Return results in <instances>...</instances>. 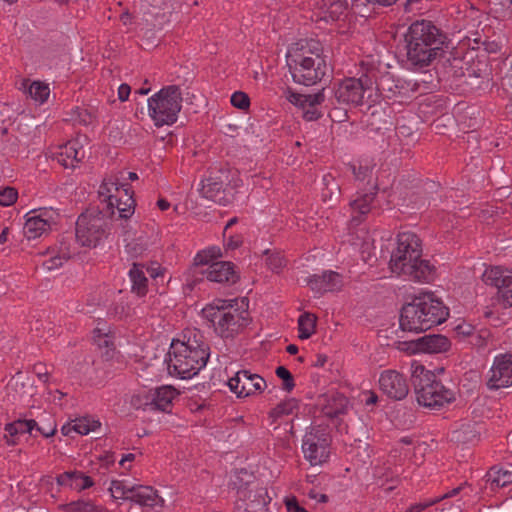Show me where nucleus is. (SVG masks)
<instances>
[{"label":"nucleus","instance_id":"1a4fd4ad","mask_svg":"<svg viewBox=\"0 0 512 512\" xmlns=\"http://www.w3.org/2000/svg\"><path fill=\"white\" fill-rule=\"evenodd\" d=\"M335 98L339 103L360 105L364 99L369 103L377 102V91L369 75L361 78H347L342 80L336 90Z\"/></svg>","mask_w":512,"mask_h":512},{"label":"nucleus","instance_id":"9d476101","mask_svg":"<svg viewBox=\"0 0 512 512\" xmlns=\"http://www.w3.org/2000/svg\"><path fill=\"white\" fill-rule=\"evenodd\" d=\"M109 490L115 499L131 500L150 508L162 507L164 500L151 486L135 485L127 480H112Z\"/></svg>","mask_w":512,"mask_h":512},{"label":"nucleus","instance_id":"69168bd1","mask_svg":"<svg viewBox=\"0 0 512 512\" xmlns=\"http://www.w3.org/2000/svg\"><path fill=\"white\" fill-rule=\"evenodd\" d=\"M461 490H462V487L454 488L451 491L447 492L445 495H443L440 500L445 501L446 499L456 497L460 493Z\"/></svg>","mask_w":512,"mask_h":512},{"label":"nucleus","instance_id":"4468645a","mask_svg":"<svg viewBox=\"0 0 512 512\" xmlns=\"http://www.w3.org/2000/svg\"><path fill=\"white\" fill-rule=\"evenodd\" d=\"M415 393L417 402L430 409H440L455 399L454 391L446 388L441 382L436 380V377L420 386V388H417Z\"/></svg>","mask_w":512,"mask_h":512},{"label":"nucleus","instance_id":"b1692460","mask_svg":"<svg viewBox=\"0 0 512 512\" xmlns=\"http://www.w3.org/2000/svg\"><path fill=\"white\" fill-rule=\"evenodd\" d=\"M199 274L204 275L209 281L217 283H235L238 275L231 262L216 261L206 268H201Z\"/></svg>","mask_w":512,"mask_h":512},{"label":"nucleus","instance_id":"79ce46f5","mask_svg":"<svg viewBox=\"0 0 512 512\" xmlns=\"http://www.w3.org/2000/svg\"><path fill=\"white\" fill-rule=\"evenodd\" d=\"M265 263L272 272L279 273L286 266L287 261L280 252L266 251Z\"/></svg>","mask_w":512,"mask_h":512},{"label":"nucleus","instance_id":"e433bc0d","mask_svg":"<svg viewBox=\"0 0 512 512\" xmlns=\"http://www.w3.org/2000/svg\"><path fill=\"white\" fill-rule=\"evenodd\" d=\"M60 508L65 512H102V508L95 504L91 499L81 498L67 504H63Z\"/></svg>","mask_w":512,"mask_h":512},{"label":"nucleus","instance_id":"6ab92c4d","mask_svg":"<svg viewBox=\"0 0 512 512\" xmlns=\"http://www.w3.org/2000/svg\"><path fill=\"white\" fill-rule=\"evenodd\" d=\"M227 180V171H219L215 174H211L209 177L202 181V195L216 203L226 205L232 197V194L227 192Z\"/></svg>","mask_w":512,"mask_h":512},{"label":"nucleus","instance_id":"aec40b11","mask_svg":"<svg viewBox=\"0 0 512 512\" xmlns=\"http://www.w3.org/2000/svg\"><path fill=\"white\" fill-rule=\"evenodd\" d=\"M77 253V247L74 244L71 235L63 236L59 245L49 251L44 259L42 266L45 270L51 271L63 265Z\"/></svg>","mask_w":512,"mask_h":512},{"label":"nucleus","instance_id":"39448f33","mask_svg":"<svg viewBox=\"0 0 512 512\" xmlns=\"http://www.w3.org/2000/svg\"><path fill=\"white\" fill-rule=\"evenodd\" d=\"M420 239L411 232L398 235L397 247L392 252L390 268L393 273L409 280L428 282L432 279L433 266L421 259Z\"/></svg>","mask_w":512,"mask_h":512},{"label":"nucleus","instance_id":"2eb2a0df","mask_svg":"<svg viewBox=\"0 0 512 512\" xmlns=\"http://www.w3.org/2000/svg\"><path fill=\"white\" fill-rule=\"evenodd\" d=\"M23 233L29 240L46 234L57 221L58 213L52 208L31 210L25 215Z\"/></svg>","mask_w":512,"mask_h":512},{"label":"nucleus","instance_id":"6e6d98bb","mask_svg":"<svg viewBox=\"0 0 512 512\" xmlns=\"http://www.w3.org/2000/svg\"><path fill=\"white\" fill-rule=\"evenodd\" d=\"M437 502H438V498L433 499V500H425V501H422V502L412 505L410 508L407 509L406 512H422L426 508L434 505Z\"/></svg>","mask_w":512,"mask_h":512},{"label":"nucleus","instance_id":"3c124183","mask_svg":"<svg viewBox=\"0 0 512 512\" xmlns=\"http://www.w3.org/2000/svg\"><path fill=\"white\" fill-rule=\"evenodd\" d=\"M34 432H37L44 437L53 436L56 432V425L52 417H48L47 423H37L34 429Z\"/></svg>","mask_w":512,"mask_h":512},{"label":"nucleus","instance_id":"473e14b6","mask_svg":"<svg viewBox=\"0 0 512 512\" xmlns=\"http://www.w3.org/2000/svg\"><path fill=\"white\" fill-rule=\"evenodd\" d=\"M487 478L492 489L506 487L512 483V467H492Z\"/></svg>","mask_w":512,"mask_h":512},{"label":"nucleus","instance_id":"052dcab7","mask_svg":"<svg viewBox=\"0 0 512 512\" xmlns=\"http://www.w3.org/2000/svg\"><path fill=\"white\" fill-rule=\"evenodd\" d=\"M308 496H309V498H311L319 503H326L328 501V497L326 494L319 493L316 490H311L308 493Z\"/></svg>","mask_w":512,"mask_h":512},{"label":"nucleus","instance_id":"dca6fc26","mask_svg":"<svg viewBox=\"0 0 512 512\" xmlns=\"http://www.w3.org/2000/svg\"><path fill=\"white\" fill-rule=\"evenodd\" d=\"M228 386L240 398L261 393L267 384L260 375L241 370L228 380Z\"/></svg>","mask_w":512,"mask_h":512},{"label":"nucleus","instance_id":"09e8293b","mask_svg":"<svg viewBox=\"0 0 512 512\" xmlns=\"http://www.w3.org/2000/svg\"><path fill=\"white\" fill-rule=\"evenodd\" d=\"M421 347L422 346L420 345V338L416 340L402 341L398 343V349L409 355L421 354Z\"/></svg>","mask_w":512,"mask_h":512},{"label":"nucleus","instance_id":"13d9d810","mask_svg":"<svg viewBox=\"0 0 512 512\" xmlns=\"http://www.w3.org/2000/svg\"><path fill=\"white\" fill-rule=\"evenodd\" d=\"M287 512H308L306 509L301 507L296 500H288L286 502Z\"/></svg>","mask_w":512,"mask_h":512},{"label":"nucleus","instance_id":"37998d69","mask_svg":"<svg viewBox=\"0 0 512 512\" xmlns=\"http://www.w3.org/2000/svg\"><path fill=\"white\" fill-rule=\"evenodd\" d=\"M356 237L357 239L353 244L363 253H370L373 248L374 239L369 235V233L365 232L363 229H359L356 232Z\"/></svg>","mask_w":512,"mask_h":512},{"label":"nucleus","instance_id":"680f3d73","mask_svg":"<svg viewBox=\"0 0 512 512\" xmlns=\"http://www.w3.org/2000/svg\"><path fill=\"white\" fill-rule=\"evenodd\" d=\"M323 184L329 191H332L334 188L338 189V184L335 182L334 178L331 175H325L323 177Z\"/></svg>","mask_w":512,"mask_h":512},{"label":"nucleus","instance_id":"2f4dec72","mask_svg":"<svg viewBox=\"0 0 512 512\" xmlns=\"http://www.w3.org/2000/svg\"><path fill=\"white\" fill-rule=\"evenodd\" d=\"M22 89L38 104L46 102L50 95L49 85L42 81H31L26 79L22 82Z\"/></svg>","mask_w":512,"mask_h":512},{"label":"nucleus","instance_id":"774afa93","mask_svg":"<svg viewBox=\"0 0 512 512\" xmlns=\"http://www.w3.org/2000/svg\"><path fill=\"white\" fill-rule=\"evenodd\" d=\"M65 395H66L65 393H63V392H61V391L56 390V391L53 393V398H52V400H53V402H54L55 404L62 405V402H61V401H62V399L64 398V396H65Z\"/></svg>","mask_w":512,"mask_h":512},{"label":"nucleus","instance_id":"20e7f679","mask_svg":"<svg viewBox=\"0 0 512 512\" xmlns=\"http://www.w3.org/2000/svg\"><path fill=\"white\" fill-rule=\"evenodd\" d=\"M445 35L431 21L414 22L406 35L407 61L416 69L431 65L443 52Z\"/></svg>","mask_w":512,"mask_h":512},{"label":"nucleus","instance_id":"423d86ee","mask_svg":"<svg viewBox=\"0 0 512 512\" xmlns=\"http://www.w3.org/2000/svg\"><path fill=\"white\" fill-rule=\"evenodd\" d=\"M202 315L221 338H233L249 324L248 300L216 299L202 309Z\"/></svg>","mask_w":512,"mask_h":512},{"label":"nucleus","instance_id":"c9c22d12","mask_svg":"<svg viewBox=\"0 0 512 512\" xmlns=\"http://www.w3.org/2000/svg\"><path fill=\"white\" fill-rule=\"evenodd\" d=\"M219 257H221V250L217 246H211L199 251L194 258L195 272L198 273L204 266L208 267Z\"/></svg>","mask_w":512,"mask_h":512},{"label":"nucleus","instance_id":"5701e85b","mask_svg":"<svg viewBox=\"0 0 512 512\" xmlns=\"http://www.w3.org/2000/svg\"><path fill=\"white\" fill-rule=\"evenodd\" d=\"M51 156L65 168H74L85 157L80 139H73L59 146Z\"/></svg>","mask_w":512,"mask_h":512},{"label":"nucleus","instance_id":"f8f14e48","mask_svg":"<svg viewBox=\"0 0 512 512\" xmlns=\"http://www.w3.org/2000/svg\"><path fill=\"white\" fill-rule=\"evenodd\" d=\"M374 89L377 91V101L380 97L403 101L414 96L418 90V84L386 74L374 83Z\"/></svg>","mask_w":512,"mask_h":512},{"label":"nucleus","instance_id":"c756f323","mask_svg":"<svg viewBox=\"0 0 512 512\" xmlns=\"http://www.w3.org/2000/svg\"><path fill=\"white\" fill-rule=\"evenodd\" d=\"M376 195V189L368 188L365 193L357 192L355 198L350 202L352 209V221H358V215H365L371 209Z\"/></svg>","mask_w":512,"mask_h":512},{"label":"nucleus","instance_id":"4d7b16f0","mask_svg":"<svg viewBox=\"0 0 512 512\" xmlns=\"http://www.w3.org/2000/svg\"><path fill=\"white\" fill-rule=\"evenodd\" d=\"M150 277L154 279H158L159 277H163V270L160 266H151L144 269Z\"/></svg>","mask_w":512,"mask_h":512},{"label":"nucleus","instance_id":"f03ea898","mask_svg":"<svg viewBox=\"0 0 512 512\" xmlns=\"http://www.w3.org/2000/svg\"><path fill=\"white\" fill-rule=\"evenodd\" d=\"M209 356V345L203 333L197 329H187L170 345L166 360L169 374L190 379L207 365Z\"/></svg>","mask_w":512,"mask_h":512},{"label":"nucleus","instance_id":"412c9836","mask_svg":"<svg viewBox=\"0 0 512 512\" xmlns=\"http://www.w3.org/2000/svg\"><path fill=\"white\" fill-rule=\"evenodd\" d=\"M380 389L388 397L401 400L409 391L408 383L404 376L395 370H385L379 377Z\"/></svg>","mask_w":512,"mask_h":512},{"label":"nucleus","instance_id":"7ed1b4c3","mask_svg":"<svg viewBox=\"0 0 512 512\" xmlns=\"http://www.w3.org/2000/svg\"><path fill=\"white\" fill-rule=\"evenodd\" d=\"M286 58L291 76L296 83L313 85L326 75V56L317 40L304 39L292 44Z\"/></svg>","mask_w":512,"mask_h":512},{"label":"nucleus","instance_id":"6e6552de","mask_svg":"<svg viewBox=\"0 0 512 512\" xmlns=\"http://www.w3.org/2000/svg\"><path fill=\"white\" fill-rule=\"evenodd\" d=\"M182 93L179 86L168 85L148 98V115L157 127L172 125L182 108Z\"/></svg>","mask_w":512,"mask_h":512},{"label":"nucleus","instance_id":"8fccbe9b","mask_svg":"<svg viewBox=\"0 0 512 512\" xmlns=\"http://www.w3.org/2000/svg\"><path fill=\"white\" fill-rule=\"evenodd\" d=\"M231 104L241 110L248 109L250 106V99L249 96L242 92V91H236L231 95Z\"/></svg>","mask_w":512,"mask_h":512},{"label":"nucleus","instance_id":"4be33fe9","mask_svg":"<svg viewBox=\"0 0 512 512\" xmlns=\"http://www.w3.org/2000/svg\"><path fill=\"white\" fill-rule=\"evenodd\" d=\"M310 289L316 294L334 292L341 289L343 280L340 274L334 271H324L313 274L304 279Z\"/></svg>","mask_w":512,"mask_h":512},{"label":"nucleus","instance_id":"393cba45","mask_svg":"<svg viewBox=\"0 0 512 512\" xmlns=\"http://www.w3.org/2000/svg\"><path fill=\"white\" fill-rule=\"evenodd\" d=\"M178 396V391L171 385H162L151 389L147 395V404L154 408L166 411Z\"/></svg>","mask_w":512,"mask_h":512},{"label":"nucleus","instance_id":"f704fd0d","mask_svg":"<svg viewBox=\"0 0 512 512\" xmlns=\"http://www.w3.org/2000/svg\"><path fill=\"white\" fill-rule=\"evenodd\" d=\"M410 374L415 391L435 377L432 371L426 369L424 365L416 360L411 361Z\"/></svg>","mask_w":512,"mask_h":512},{"label":"nucleus","instance_id":"a211bd4d","mask_svg":"<svg viewBox=\"0 0 512 512\" xmlns=\"http://www.w3.org/2000/svg\"><path fill=\"white\" fill-rule=\"evenodd\" d=\"M287 100L302 110L303 117L308 121L317 120L321 117L320 106L325 99L323 91L315 94H302L289 90L286 95Z\"/></svg>","mask_w":512,"mask_h":512},{"label":"nucleus","instance_id":"72a5a7b5","mask_svg":"<svg viewBox=\"0 0 512 512\" xmlns=\"http://www.w3.org/2000/svg\"><path fill=\"white\" fill-rule=\"evenodd\" d=\"M132 291L138 296H144L147 292L148 279L143 266L134 264L129 270Z\"/></svg>","mask_w":512,"mask_h":512},{"label":"nucleus","instance_id":"0e129e2a","mask_svg":"<svg viewBox=\"0 0 512 512\" xmlns=\"http://www.w3.org/2000/svg\"><path fill=\"white\" fill-rule=\"evenodd\" d=\"M368 3L379 6H391L396 3L397 0H366Z\"/></svg>","mask_w":512,"mask_h":512},{"label":"nucleus","instance_id":"ddd939ff","mask_svg":"<svg viewBox=\"0 0 512 512\" xmlns=\"http://www.w3.org/2000/svg\"><path fill=\"white\" fill-rule=\"evenodd\" d=\"M482 280L486 285L497 289L498 302L504 308L512 307V269L491 266L485 269Z\"/></svg>","mask_w":512,"mask_h":512},{"label":"nucleus","instance_id":"5fc2aeb1","mask_svg":"<svg viewBox=\"0 0 512 512\" xmlns=\"http://www.w3.org/2000/svg\"><path fill=\"white\" fill-rule=\"evenodd\" d=\"M470 425H463L462 429L459 431H456L455 438L457 440H463V441H473L474 438H476V433L473 432Z\"/></svg>","mask_w":512,"mask_h":512},{"label":"nucleus","instance_id":"a878e982","mask_svg":"<svg viewBox=\"0 0 512 512\" xmlns=\"http://www.w3.org/2000/svg\"><path fill=\"white\" fill-rule=\"evenodd\" d=\"M57 483L76 491L88 489L94 485L93 479L81 471H67L57 477Z\"/></svg>","mask_w":512,"mask_h":512},{"label":"nucleus","instance_id":"864d4df0","mask_svg":"<svg viewBox=\"0 0 512 512\" xmlns=\"http://www.w3.org/2000/svg\"><path fill=\"white\" fill-rule=\"evenodd\" d=\"M228 180L226 181L227 192L232 194V190L242 185V179L239 178L237 171H228Z\"/></svg>","mask_w":512,"mask_h":512},{"label":"nucleus","instance_id":"ea45409f","mask_svg":"<svg viewBox=\"0 0 512 512\" xmlns=\"http://www.w3.org/2000/svg\"><path fill=\"white\" fill-rule=\"evenodd\" d=\"M101 423L91 417H82L74 420L75 433L87 435L100 429Z\"/></svg>","mask_w":512,"mask_h":512},{"label":"nucleus","instance_id":"338daca9","mask_svg":"<svg viewBox=\"0 0 512 512\" xmlns=\"http://www.w3.org/2000/svg\"><path fill=\"white\" fill-rule=\"evenodd\" d=\"M61 431L64 435L69 436L72 432H75L74 421L62 426Z\"/></svg>","mask_w":512,"mask_h":512},{"label":"nucleus","instance_id":"e2e57ef3","mask_svg":"<svg viewBox=\"0 0 512 512\" xmlns=\"http://www.w3.org/2000/svg\"><path fill=\"white\" fill-rule=\"evenodd\" d=\"M448 504L447 501L443 503V509L447 510V512H460L462 510L463 503L460 499L456 501V503L450 505L449 507H446Z\"/></svg>","mask_w":512,"mask_h":512},{"label":"nucleus","instance_id":"f3484780","mask_svg":"<svg viewBox=\"0 0 512 512\" xmlns=\"http://www.w3.org/2000/svg\"><path fill=\"white\" fill-rule=\"evenodd\" d=\"M487 386L490 389L512 386V354H500L494 358L488 371Z\"/></svg>","mask_w":512,"mask_h":512},{"label":"nucleus","instance_id":"bf43d9fd","mask_svg":"<svg viewBox=\"0 0 512 512\" xmlns=\"http://www.w3.org/2000/svg\"><path fill=\"white\" fill-rule=\"evenodd\" d=\"M130 86L127 84H121L118 88V97L121 101H126L130 95Z\"/></svg>","mask_w":512,"mask_h":512},{"label":"nucleus","instance_id":"4c0bfd02","mask_svg":"<svg viewBox=\"0 0 512 512\" xmlns=\"http://www.w3.org/2000/svg\"><path fill=\"white\" fill-rule=\"evenodd\" d=\"M355 179L359 182H366L369 188L377 189L376 183L373 181V167L368 162H360L358 166L351 167Z\"/></svg>","mask_w":512,"mask_h":512},{"label":"nucleus","instance_id":"bb28decb","mask_svg":"<svg viewBox=\"0 0 512 512\" xmlns=\"http://www.w3.org/2000/svg\"><path fill=\"white\" fill-rule=\"evenodd\" d=\"M348 7L347 0H321L318 18L326 22L340 19Z\"/></svg>","mask_w":512,"mask_h":512},{"label":"nucleus","instance_id":"a19ab883","mask_svg":"<svg viewBox=\"0 0 512 512\" xmlns=\"http://www.w3.org/2000/svg\"><path fill=\"white\" fill-rule=\"evenodd\" d=\"M298 409V401L295 398H289L278 404L272 411L271 416L279 418L293 414Z\"/></svg>","mask_w":512,"mask_h":512},{"label":"nucleus","instance_id":"9b49d317","mask_svg":"<svg viewBox=\"0 0 512 512\" xmlns=\"http://www.w3.org/2000/svg\"><path fill=\"white\" fill-rule=\"evenodd\" d=\"M330 436L326 427L314 426L306 432L302 451L311 465H319L329 457Z\"/></svg>","mask_w":512,"mask_h":512},{"label":"nucleus","instance_id":"f257e3e1","mask_svg":"<svg viewBox=\"0 0 512 512\" xmlns=\"http://www.w3.org/2000/svg\"><path fill=\"white\" fill-rule=\"evenodd\" d=\"M133 192L116 176L104 179L98 190L102 207L81 214L76 222V241L84 247H96L107 236L111 221L126 222L134 213Z\"/></svg>","mask_w":512,"mask_h":512},{"label":"nucleus","instance_id":"cd10ccee","mask_svg":"<svg viewBox=\"0 0 512 512\" xmlns=\"http://www.w3.org/2000/svg\"><path fill=\"white\" fill-rule=\"evenodd\" d=\"M93 342L102 351V356L106 359L112 358L115 350L113 336L110 334L105 323H98L93 330Z\"/></svg>","mask_w":512,"mask_h":512},{"label":"nucleus","instance_id":"de8ad7c7","mask_svg":"<svg viewBox=\"0 0 512 512\" xmlns=\"http://www.w3.org/2000/svg\"><path fill=\"white\" fill-rule=\"evenodd\" d=\"M74 119L83 125H91L96 120V114L92 110L77 107L74 111Z\"/></svg>","mask_w":512,"mask_h":512},{"label":"nucleus","instance_id":"7c9ffc66","mask_svg":"<svg viewBox=\"0 0 512 512\" xmlns=\"http://www.w3.org/2000/svg\"><path fill=\"white\" fill-rule=\"evenodd\" d=\"M422 353L435 354L446 352L450 348V341L443 335H425L420 337Z\"/></svg>","mask_w":512,"mask_h":512},{"label":"nucleus","instance_id":"49530a36","mask_svg":"<svg viewBox=\"0 0 512 512\" xmlns=\"http://www.w3.org/2000/svg\"><path fill=\"white\" fill-rule=\"evenodd\" d=\"M18 192L13 187L0 188V206L8 207L16 202Z\"/></svg>","mask_w":512,"mask_h":512},{"label":"nucleus","instance_id":"c85d7f7f","mask_svg":"<svg viewBox=\"0 0 512 512\" xmlns=\"http://www.w3.org/2000/svg\"><path fill=\"white\" fill-rule=\"evenodd\" d=\"M36 426L35 420H17L9 423L5 427L7 434L5 435L9 445L17 444L18 438L26 433L35 436L34 429Z\"/></svg>","mask_w":512,"mask_h":512},{"label":"nucleus","instance_id":"58836bf2","mask_svg":"<svg viewBox=\"0 0 512 512\" xmlns=\"http://www.w3.org/2000/svg\"><path fill=\"white\" fill-rule=\"evenodd\" d=\"M299 338L304 340L310 338L316 328V318L310 313L302 314L298 319Z\"/></svg>","mask_w":512,"mask_h":512},{"label":"nucleus","instance_id":"a18cd8bd","mask_svg":"<svg viewBox=\"0 0 512 512\" xmlns=\"http://www.w3.org/2000/svg\"><path fill=\"white\" fill-rule=\"evenodd\" d=\"M275 373L282 380V389L290 392L295 386L291 372L284 366H279L276 368Z\"/></svg>","mask_w":512,"mask_h":512},{"label":"nucleus","instance_id":"c03bdc74","mask_svg":"<svg viewBox=\"0 0 512 512\" xmlns=\"http://www.w3.org/2000/svg\"><path fill=\"white\" fill-rule=\"evenodd\" d=\"M490 331L487 329H480L478 331H474L472 336L469 339V343L476 347L477 349H484L489 341Z\"/></svg>","mask_w":512,"mask_h":512},{"label":"nucleus","instance_id":"0eeeda50","mask_svg":"<svg viewBox=\"0 0 512 512\" xmlns=\"http://www.w3.org/2000/svg\"><path fill=\"white\" fill-rule=\"evenodd\" d=\"M448 315V308L439 298L433 293H423L403 306L400 327L404 331H425L443 323Z\"/></svg>","mask_w":512,"mask_h":512},{"label":"nucleus","instance_id":"603ef678","mask_svg":"<svg viewBox=\"0 0 512 512\" xmlns=\"http://www.w3.org/2000/svg\"><path fill=\"white\" fill-rule=\"evenodd\" d=\"M474 331V326L467 322H461L455 327V334L461 340H469Z\"/></svg>","mask_w":512,"mask_h":512}]
</instances>
